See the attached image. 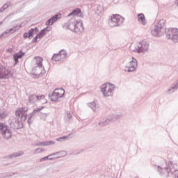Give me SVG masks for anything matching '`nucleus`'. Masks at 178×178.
Segmentation results:
<instances>
[{
  "label": "nucleus",
  "mask_w": 178,
  "mask_h": 178,
  "mask_svg": "<svg viewBox=\"0 0 178 178\" xmlns=\"http://www.w3.org/2000/svg\"><path fill=\"white\" fill-rule=\"evenodd\" d=\"M57 154H59V153L58 152L52 153L51 154H49L47 156L41 158L40 159V162H44V161H54V159H56V158H55V157H50L49 158V156H54L56 155Z\"/></svg>",
  "instance_id": "19"
},
{
  "label": "nucleus",
  "mask_w": 178,
  "mask_h": 178,
  "mask_svg": "<svg viewBox=\"0 0 178 178\" xmlns=\"http://www.w3.org/2000/svg\"><path fill=\"white\" fill-rule=\"evenodd\" d=\"M35 114H36V113L34 112V111H33L32 113H31L28 115V119H30V118L34 119V116H35Z\"/></svg>",
  "instance_id": "38"
},
{
  "label": "nucleus",
  "mask_w": 178,
  "mask_h": 178,
  "mask_svg": "<svg viewBox=\"0 0 178 178\" xmlns=\"http://www.w3.org/2000/svg\"><path fill=\"white\" fill-rule=\"evenodd\" d=\"M63 59L61 56L60 54H54L51 58V60L54 62H59V60H62Z\"/></svg>",
  "instance_id": "23"
},
{
  "label": "nucleus",
  "mask_w": 178,
  "mask_h": 178,
  "mask_svg": "<svg viewBox=\"0 0 178 178\" xmlns=\"http://www.w3.org/2000/svg\"><path fill=\"white\" fill-rule=\"evenodd\" d=\"M38 33V28L35 27L33 29H31L28 33H25L23 35L24 38H30L34 37L35 34Z\"/></svg>",
  "instance_id": "16"
},
{
  "label": "nucleus",
  "mask_w": 178,
  "mask_h": 178,
  "mask_svg": "<svg viewBox=\"0 0 178 178\" xmlns=\"http://www.w3.org/2000/svg\"><path fill=\"white\" fill-rule=\"evenodd\" d=\"M137 69V59L134 57H132V60L128 63V65L125 67V72L130 73L131 72H134Z\"/></svg>",
  "instance_id": "9"
},
{
  "label": "nucleus",
  "mask_w": 178,
  "mask_h": 178,
  "mask_svg": "<svg viewBox=\"0 0 178 178\" xmlns=\"http://www.w3.org/2000/svg\"><path fill=\"white\" fill-rule=\"evenodd\" d=\"M61 16H62V14L58 13L51 17L46 22V26H52L54 23H55L56 22H58V20L60 19Z\"/></svg>",
  "instance_id": "15"
},
{
  "label": "nucleus",
  "mask_w": 178,
  "mask_h": 178,
  "mask_svg": "<svg viewBox=\"0 0 178 178\" xmlns=\"http://www.w3.org/2000/svg\"><path fill=\"white\" fill-rule=\"evenodd\" d=\"M44 106H39L38 108H36L33 110L34 112H35L37 113V112H40V111H42V109H44Z\"/></svg>",
  "instance_id": "44"
},
{
  "label": "nucleus",
  "mask_w": 178,
  "mask_h": 178,
  "mask_svg": "<svg viewBox=\"0 0 178 178\" xmlns=\"http://www.w3.org/2000/svg\"><path fill=\"white\" fill-rule=\"evenodd\" d=\"M67 119H72V113H70V112H67Z\"/></svg>",
  "instance_id": "52"
},
{
  "label": "nucleus",
  "mask_w": 178,
  "mask_h": 178,
  "mask_svg": "<svg viewBox=\"0 0 178 178\" xmlns=\"http://www.w3.org/2000/svg\"><path fill=\"white\" fill-rule=\"evenodd\" d=\"M42 151H44V148H37L36 149H35V151L33 152V154H41V152H42Z\"/></svg>",
  "instance_id": "35"
},
{
  "label": "nucleus",
  "mask_w": 178,
  "mask_h": 178,
  "mask_svg": "<svg viewBox=\"0 0 178 178\" xmlns=\"http://www.w3.org/2000/svg\"><path fill=\"white\" fill-rule=\"evenodd\" d=\"M8 33H10V31H9V29H7L5 31V32H3L5 35L8 34Z\"/></svg>",
  "instance_id": "53"
},
{
  "label": "nucleus",
  "mask_w": 178,
  "mask_h": 178,
  "mask_svg": "<svg viewBox=\"0 0 178 178\" xmlns=\"http://www.w3.org/2000/svg\"><path fill=\"white\" fill-rule=\"evenodd\" d=\"M135 178H138V177H135Z\"/></svg>",
  "instance_id": "60"
},
{
  "label": "nucleus",
  "mask_w": 178,
  "mask_h": 178,
  "mask_svg": "<svg viewBox=\"0 0 178 178\" xmlns=\"http://www.w3.org/2000/svg\"><path fill=\"white\" fill-rule=\"evenodd\" d=\"M33 120H34V118H28L27 122L29 126L31 124V123H33Z\"/></svg>",
  "instance_id": "50"
},
{
  "label": "nucleus",
  "mask_w": 178,
  "mask_h": 178,
  "mask_svg": "<svg viewBox=\"0 0 178 178\" xmlns=\"http://www.w3.org/2000/svg\"><path fill=\"white\" fill-rule=\"evenodd\" d=\"M9 8V4L5 3L3 6L1 7L0 8V13H3L6 9Z\"/></svg>",
  "instance_id": "27"
},
{
  "label": "nucleus",
  "mask_w": 178,
  "mask_h": 178,
  "mask_svg": "<svg viewBox=\"0 0 178 178\" xmlns=\"http://www.w3.org/2000/svg\"><path fill=\"white\" fill-rule=\"evenodd\" d=\"M149 48V43L145 40H143L135 45V49L133 50L134 52L141 54L144 52H148Z\"/></svg>",
  "instance_id": "3"
},
{
  "label": "nucleus",
  "mask_w": 178,
  "mask_h": 178,
  "mask_svg": "<svg viewBox=\"0 0 178 178\" xmlns=\"http://www.w3.org/2000/svg\"><path fill=\"white\" fill-rule=\"evenodd\" d=\"M58 154H57L56 155H60L57 158H60L61 156H65V155L67 154V152L65 150L60 151V152H57Z\"/></svg>",
  "instance_id": "31"
},
{
  "label": "nucleus",
  "mask_w": 178,
  "mask_h": 178,
  "mask_svg": "<svg viewBox=\"0 0 178 178\" xmlns=\"http://www.w3.org/2000/svg\"><path fill=\"white\" fill-rule=\"evenodd\" d=\"M35 59L36 60L35 65L36 66H42V57H35Z\"/></svg>",
  "instance_id": "25"
},
{
  "label": "nucleus",
  "mask_w": 178,
  "mask_h": 178,
  "mask_svg": "<svg viewBox=\"0 0 178 178\" xmlns=\"http://www.w3.org/2000/svg\"><path fill=\"white\" fill-rule=\"evenodd\" d=\"M10 33H11L12 34H13V33H15V31H17V27L14 26L11 29H9Z\"/></svg>",
  "instance_id": "42"
},
{
  "label": "nucleus",
  "mask_w": 178,
  "mask_h": 178,
  "mask_svg": "<svg viewBox=\"0 0 178 178\" xmlns=\"http://www.w3.org/2000/svg\"><path fill=\"white\" fill-rule=\"evenodd\" d=\"M3 22H0V24H2Z\"/></svg>",
  "instance_id": "58"
},
{
  "label": "nucleus",
  "mask_w": 178,
  "mask_h": 178,
  "mask_svg": "<svg viewBox=\"0 0 178 178\" xmlns=\"http://www.w3.org/2000/svg\"><path fill=\"white\" fill-rule=\"evenodd\" d=\"M89 106L92 109L93 112L99 111V105L97 104L95 102L89 103Z\"/></svg>",
  "instance_id": "22"
},
{
  "label": "nucleus",
  "mask_w": 178,
  "mask_h": 178,
  "mask_svg": "<svg viewBox=\"0 0 178 178\" xmlns=\"http://www.w3.org/2000/svg\"><path fill=\"white\" fill-rule=\"evenodd\" d=\"M13 175H15V173H12L10 175V176H13Z\"/></svg>",
  "instance_id": "56"
},
{
  "label": "nucleus",
  "mask_w": 178,
  "mask_h": 178,
  "mask_svg": "<svg viewBox=\"0 0 178 178\" xmlns=\"http://www.w3.org/2000/svg\"><path fill=\"white\" fill-rule=\"evenodd\" d=\"M0 134L6 140H10L12 138V131L9 129V126L6 125L3 122H0Z\"/></svg>",
  "instance_id": "5"
},
{
  "label": "nucleus",
  "mask_w": 178,
  "mask_h": 178,
  "mask_svg": "<svg viewBox=\"0 0 178 178\" xmlns=\"http://www.w3.org/2000/svg\"><path fill=\"white\" fill-rule=\"evenodd\" d=\"M47 34V33H44L42 32V31H40L38 33H37L36 36L38 37V38H42V37H44V35H45Z\"/></svg>",
  "instance_id": "33"
},
{
  "label": "nucleus",
  "mask_w": 178,
  "mask_h": 178,
  "mask_svg": "<svg viewBox=\"0 0 178 178\" xmlns=\"http://www.w3.org/2000/svg\"><path fill=\"white\" fill-rule=\"evenodd\" d=\"M138 20L139 23H141L143 26H145L147 24V22H145V16L143 13H140L138 15Z\"/></svg>",
  "instance_id": "21"
},
{
  "label": "nucleus",
  "mask_w": 178,
  "mask_h": 178,
  "mask_svg": "<svg viewBox=\"0 0 178 178\" xmlns=\"http://www.w3.org/2000/svg\"><path fill=\"white\" fill-rule=\"evenodd\" d=\"M68 136H63L56 139V141H62V140H66Z\"/></svg>",
  "instance_id": "48"
},
{
  "label": "nucleus",
  "mask_w": 178,
  "mask_h": 178,
  "mask_svg": "<svg viewBox=\"0 0 178 178\" xmlns=\"http://www.w3.org/2000/svg\"><path fill=\"white\" fill-rule=\"evenodd\" d=\"M8 116V112L6 111H0V119H5Z\"/></svg>",
  "instance_id": "30"
},
{
  "label": "nucleus",
  "mask_w": 178,
  "mask_h": 178,
  "mask_svg": "<svg viewBox=\"0 0 178 178\" xmlns=\"http://www.w3.org/2000/svg\"><path fill=\"white\" fill-rule=\"evenodd\" d=\"M166 38L172 40L173 42H178V29L177 28H170L166 32Z\"/></svg>",
  "instance_id": "6"
},
{
  "label": "nucleus",
  "mask_w": 178,
  "mask_h": 178,
  "mask_svg": "<svg viewBox=\"0 0 178 178\" xmlns=\"http://www.w3.org/2000/svg\"><path fill=\"white\" fill-rule=\"evenodd\" d=\"M13 58H14V62H15V65H17V63H19V57H17V56L16 54H15L13 56Z\"/></svg>",
  "instance_id": "41"
},
{
  "label": "nucleus",
  "mask_w": 178,
  "mask_h": 178,
  "mask_svg": "<svg viewBox=\"0 0 178 178\" xmlns=\"http://www.w3.org/2000/svg\"><path fill=\"white\" fill-rule=\"evenodd\" d=\"M110 118H111V120L113 122H115L116 120H118V119H120V115H111Z\"/></svg>",
  "instance_id": "29"
},
{
  "label": "nucleus",
  "mask_w": 178,
  "mask_h": 178,
  "mask_svg": "<svg viewBox=\"0 0 178 178\" xmlns=\"http://www.w3.org/2000/svg\"><path fill=\"white\" fill-rule=\"evenodd\" d=\"M63 93L60 94L59 92H58V89H56L51 95H49V97L51 99V101L53 102H56L58 101V98H62V97H63V95H65V90H63Z\"/></svg>",
  "instance_id": "12"
},
{
  "label": "nucleus",
  "mask_w": 178,
  "mask_h": 178,
  "mask_svg": "<svg viewBox=\"0 0 178 178\" xmlns=\"http://www.w3.org/2000/svg\"><path fill=\"white\" fill-rule=\"evenodd\" d=\"M58 55H60V56L63 59H65V58H66V56H67V53L66 51H65V50H61V51H60V52L58 53Z\"/></svg>",
  "instance_id": "26"
},
{
  "label": "nucleus",
  "mask_w": 178,
  "mask_h": 178,
  "mask_svg": "<svg viewBox=\"0 0 178 178\" xmlns=\"http://www.w3.org/2000/svg\"><path fill=\"white\" fill-rule=\"evenodd\" d=\"M70 16H79V17H84V15L81 13V9L76 8L67 15V17Z\"/></svg>",
  "instance_id": "18"
},
{
  "label": "nucleus",
  "mask_w": 178,
  "mask_h": 178,
  "mask_svg": "<svg viewBox=\"0 0 178 178\" xmlns=\"http://www.w3.org/2000/svg\"><path fill=\"white\" fill-rule=\"evenodd\" d=\"M19 109L22 111V112L23 113H26L27 112V111H29V108L26 106L22 107V108H19Z\"/></svg>",
  "instance_id": "47"
},
{
  "label": "nucleus",
  "mask_w": 178,
  "mask_h": 178,
  "mask_svg": "<svg viewBox=\"0 0 178 178\" xmlns=\"http://www.w3.org/2000/svg\"><path fill=\"white\" fill-rule=\"evenodd\" d=\"M35 114H36V113L34 112V111H33L32 113H31L28 115V119H30V118L34 119V116H35Z\"/></svg>",
  "instance_id": "39"
},
{
  "label": "nucleus",
  "mask_w": 178,
  "mask_h": 178,
  "mask_svg": "<svg viewBox=\"0 0 178 178\" xmlns=\"http://www.w3.org/2000/svg\"><path fill=\"white\" fill-rule=\"evenodd\" d=\"M111 122H113V121H112V118H111V115H110L105 120H103L102 122H99V126H100L101 127H104V126L109 124Z\"/></svg>",
  "instance_id": "20"
},
{
  "label": "nucleus",
  "mask_w": 178,
  "mask_h": 178,
  "mask_svg": "<svg viewBox=\"0 0 178 178\" xmlns=\"http://www.w3.org/2000/svg\"><path fill=\"white\" fill-rule=\"evenodd\" d=\"M5 33H3L1 35H0V39L1 38H3V37H5Z\"/></svg>",
  "instance_id": "55"
},
{
  "label": "nucleus",
  "mask_w": 178,
  "mask_h": 178,
  "mask_svg": "<svg viewBox=\"0 0 178 178\" xmlns=\"http://www.w3.org/2000/svg\"><path fill=\"white\" fill-rule=\"evenodd\" d=\"M10 127L15 130L23 128V122L17 118H13L10 122Z\"/></svg>",
  "instance_id": "10"
},
{
  "label": "nucleus",
  "mask_w": 178,
  "mask_h": 178,
  "mask_svg": "<svg viewBox=\"0 0 178 178\" xmlns=\"http://www.w3.org/2000/svg\"><path fill=\"white\" fill-rule=\"evenodd\" d=\"M70 136H72V134H70L68 135V137H70Z\"/></svg>",
  "instance_id": "57"
},
{
  "label": "nucleus",
  "mask_w": 178,
  "mask_h": 178,
  "mask_svg": "<svg viewBox=\"0 0 178 178\" xmlns=\"http://www.w3.org/2000/svg\"><path fill=\"white\" fill-rule=\"evenodd\" d=\"M8 33H10V31H9V29H7L5 31V32H3L5 35L8 34Z\"/></svg>",
  "instance_id": "54"
},
{
  "label": "nucleus",
  "mask_w": 178,
  "mask_h": 178,
  "mask_svg": "<svg viewBox=\"0 0 178 178\" xmlns=\"http://www.w3.org/2000/svg\"><path fill=\"white\" fill-rule=\"evenodd\" d=\"M124 18L120 15L115 14L111 16V18L108 19V24L110 27H116V26H120L123 24Z\"/></svg>",
  "instance_id": "4"
},
{
  "label": "nucleus",
  "mask_w": 178,
  "mask_h": 178,
  "mask_svg": "<svg viewBox=\"0 0 178 178\" xmlns=\"http://www.w3.org/2000/svg\"><path fill=\"white\" fill-rule=\"evenodd\" d=\"M48 116V114L46 113H40V117L43 120H45L47 119V117Z\"/></svg>",
  "instance_id": "36"
},
{
  "label": "nucleus",
  "mask_w": 178,
  "mask_h": 178,
  "mask_svg": "<svg viewBox=\"0 0 178 178\" xmlns=\"http://www.w3.org/2000/svg\"><path fill=\"white\" fill-rule=\"evenodd\" d=\"M157 170L159 172V175L161 176H165V177H168L169 176V172L173 173V172L175 173L177 175V177H178V170H175L174 171H172V168L169 167H165V168H161L159 165L157 166Z\"/></svg>",
  "instance_id": "7"
},
{
  "label": "nucleus",
  "mask_w": 178,
  "mask_h": 178,
  "mask_svg": "<svg viewBox=\"0 0 178 178\" xmlns=\"http://www.w3.org/2000/svg\"><path fill=\"white\" fill-rule=\"evenodd\" d=\"M97 13H102V12H104V6L101 4L97 5Z\"/></svg>",
  "instance_id": "28"
},
{
  "label": "nucleus",
  "mask_w": 178,
  "mask_h": 178,
  "mask_svg": "<svg viewBox=\"0 0 178 178\" xmlns=\"http://www.w3.org/2000/svg\"><path fill=\"white\" fill-rule=\"evenodd\" d=\"M24 52H22V51H19L18 53L15 54V55L19 58V59H22L23 56H24Z\"/></svg>",
  "instance_id": "34"
},
{
  "label": "nucleus",
  "mask_w": 178,
  "mask_h": 178,
  "mask_svg": "<svg viewBox=\"0 0 178 178\" xmlns=\"http://www.w3.org/2000/svg\"><path fill=\"white\" fill-rule=\"evenodd\" d=\"M24 113L22 112V110L19 108L16 111H15V115L18 118H22V115Z\"/></svg>",
  "instance_id": "32"
},
{
  "label": "nucleus",
  "mask_w": 178,
  "mask_h": 178,
  "mask_svg": "<svg viewBox=\"0 0 178 178\" xmlns=\"http://www.w3.org/2000/svg\"><path fill=\"white\" fill-rule=\"evenodd\" d=\"M35 114H36V113L34 112V111H33L32 113H31L28 115V119H30V118L34 119V116H35Z\"/></svg>",
  "instance_id": "40"
},
{
  "label": "nucleus",
  "mask_w": 178,
  "mask_h": 178,
  "mask_svg": "<svg viewBox=\"0 0 178 178\" xmlns=\"http://www.w3.org/2000/svg\"><path fill=\"white\" fill-rule=\"evenodd\" d=\"M168 30L165 26V19H161L151 31V34L154 37H162L163 34H166Z\"/></svg>",
  "instance_id": "1"
},
{
  "label": "nucleus",
  "mask_w": 178,
  "mask_h": 178,
  "mask_svg": "<svg viewBox=\"0 0 178 178\" xmlns=\"http://www.w3.org/2000/svg\"><path fill=\"white\" fill-rule=\"evenodd\" d=\"M23 152L20 151L19 152H15L13 154H10L8 155V157L12 159V158H17V156H22V155H23Z\"/></svg>",
  "instance_id": "24"
},
{
  "label": "nucleus",
  "mask_w": 178,
  "mask_h": 178,
  "mask_svg": "<svg viewBox=\"0 0 178 178\" xmlns=\"http://www.w3.org/2000/svg\"><path fill=\"white\" fill-rule=\"evenodd\" d=\"M32 70L33 72H36V74H38V76L45 74V68H44V66L35 65Z\"/></svg>",
  "instance_id": "17"
},
{
  "label": "nucleus",
  "mask_w": 178,
  "mask_h": 178,
  "mask_svg": "<svg viewBox=\"0 0 178 178\" xmlns=\"http://www.w3.org/2000/svg\"><path fill=\"white\" fill-rule=\"evenodd\" d=\"M45 145V142H40L35 144L36 147H44Z\"/></svg>",
  "instance_id": "46"
},
{
  "label": "nucleus",
  "mask_w": 178,
  "mask_h": 178,
  "mask_svg": "<svg viewBox=\"0 0 178 178\" xmlns=\"http://www.w3.org/2000/svg\"><path fill=\"white\" fill-rule=\"evenodd\" d=\"M81 30H84V25H83V21H76L75 22V25L72 31H74V33H76V34H79V33H80Z\"/></svg>",
  "instance_id": "14"
},
{
  "label": "nucleus",
  "mask_w": 178,
  "mask_h": 178,
  "mask_svg": "<svg viewBox=\"0 0 178 178\" xmlns=\"http://www.w3.org/2000/svg\"><path fill=\"white\" fill-rule=\"evenodd\" d=\"M53 144H55V142L52 140L44 142V145H52Z\"/></svg>",
  "instance_id": "45"
},
{
  "label": "nucleus",
  "mask_w": 178,
  "mask_h": 178,
  "mask_svg": "<svg viewBox=\"0 0 178 178\" xmlns=\"http://www.w3.org/2000/svg\"><path fill=\"white\" fill-rule=\"evenodd\" d=\"M35 114H36V113L34 112V111H33L32 113H31L28 115V119H30V118L34 119V116H35Z\"/></svg>",
  "instance_id": "37"
},
{
  "label": "nucleus",
  "mask_w": 178,
  "mask_h": 178,
  "mask_svg": "<svg viewBox=\"0 0 178 178\" xmlns=\"http://www.w3.org/2000/svg\"><path fill=\"white\" fill-rule=\"evenodd\" d=\"M76 21L75 18H71L66 23L63 24V28L73 31V29H74V26L76 24Z\"/></svg>",
  "instance_id": "11"
},
{
  "label": "nucleus",
  "mask_w": 178,
  "mask_h": 178,
  "mask_svg": "<svg viewBox=\"0 0 178 178\" xmlns=\"http://www.w3.org/2000/svg\"><path fill=\"white\" fill-rule=\"evenodd\" d=\"M28 98H29V104H35L37 101H41V99H44V98H45V96H44V95L38 96L35 94H33V95H29Z\"/></svg>",
  "instance_id": "13"
},
{
  "label": "nucleus",
  "mask_w": 178,
  "mask_h": 178,
  "mask_svg": "<svg viewBox=\"0 0 178 178\" xmlns=\"http://www.w3.org/2000/svg\"><path fill=\"white\" fill-rule=\"evenodd\" d=\"M12 76V71L9 68L0 65V79H9Z\"/></svg>",
  "instance_id": "8"
},
{
  "label": "nucleus",
  "mask_w": 178,
  "mask_h": 178,
  "mask_svg": "<svg viewBox=\"0 0 178 178\" xmlns=\"http://www.w3.org/2000/svg\"><path fill=\"white\" fill-rule=\"evenodd\" d=\"M20 118L22 119V120H23L24 122H26V120H27V114H22V116L20 117Z\"/></svg>",
  "instance_id": "43"
},
{
  "label": "nucleus",
  "mask_w": 178,
  "mask_h": 178,
  "mask_svg": "<svg viewBox=\"0 0 178 178\" xmlns=\"http://www.w3.org/2000/svg\"><path fill=\"white\" fill-rule=\"evenodd\" d=\"M6 176H8V175H4L3 177H6Z\"/></svg>",
  "instance_id": "59"
},
{
  "label": "nucleus",
  "mask_w": 178,
  "mask_h": 178,
  "mask_svg": "<svg viewBox=\"0 0 178 178\" xmlns=\"http://www.w3.org/2000/svg\"><path fill=\"white\" fill-rule=\"evenodd\" d=\"M42 33H47V31H49V26H47L43 29L41 30Z\"/></svg>",
  "instance_id": "49"
},
{
  "label": "nucleus",
  "mask_w": 178,
  "mask_h": 178,
  "mask_svg": "<svg viewBox=\"0 0 178 178\" xmlns=\"http://www.w3.org/2000/svg\"><path fill=\"white\" fill-rule=\"evenodd\" d=\"M38 38H39L38 36L35 35V36L34 37V38L33 39L32 42H33V43L37 42Z\"/></svg>",
  "instance_id": "51"
},
{
  "label": "nucleus",
  "mask_w": 178,
  "mask_h": 178,
  "mask_svg": "<svg viewBox=\"0 0 178 178\" xmlns=\"http://www.w3.org/2000/svg\"><path fill=\"white\" fill-rule=\"evenodd\" d=\"M115 88H116L115 85L106 83L101 86V91L104 97H112L115 92Z\"/></svg>",
  "instance_id": "2"
}]
</instances>
